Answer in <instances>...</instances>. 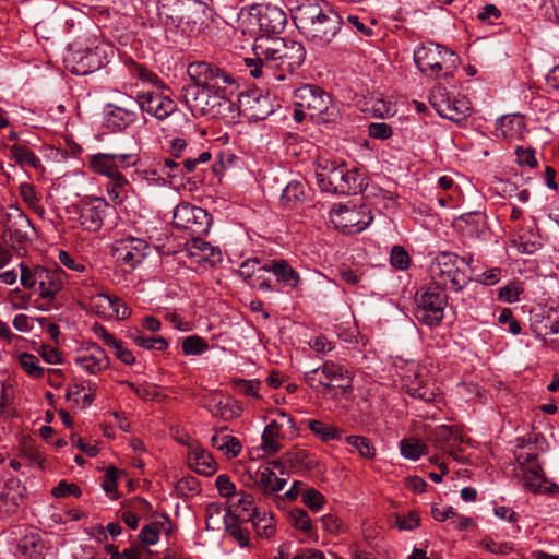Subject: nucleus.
Segmentation results:
<instances>
[{"label": "nucleus", "instance_id": "ddd939ff", "mask_svg": "<svg viewBox=\"0 0 559 559\" xmlns=\"http://www.w3.org/2000/svg\"><path fill=\"white\" fill-rule=\"evenodd\" d=\"M173 223L176 228L188 231L192 237H199L209 233L212 218L202 207L182 202L174 210Z\"/></svg>", "mask_w": 559, "mask_h": 559}, {"label": "nucleus", "instance_id": "680f3d73", "mask_svg": "<svg viewBox=\"0 0 559 559\" xmlns=\"http://www.w3.org/2000/svg\"><path fill=\"white\" fill-rule=\"evenodd\" d=\"M160 523H150L140 533V539L147 546L156 545L159 540Z\"/></svg>", "mask_w": 559, "mask_h": 559}, {"label": "nucleus", "instance_id": "49530a36", "mask_svg": "<svg viewBox=\"0 0 559 559\" xmlns=\"http://www.w3.org/2000/svg\"><path fill=\"white\" fill-rule=\"evenodd\" d=\"M111 295L104 293L95 294L90 298V308L100 318L106 319L112 316Z\"/></svg>", "mask_w": 559, "mask_h": 559}, {"label": "nucleus", "instance_id": "cd10ccee", "mask_svg": "<svg viewBox=\"0 0 559 559\" xmlns=\"http://www.w3.org/2000/svg\"><path fill=\"white\" fill-rule=\"evenodd\" d=\"M213 404L209 405L211 414L225 421L239 417L242 414V405L231 397H214Z\"/></svg>", "mask_w": 559, "mask_h": 559}, {"label": "nucleus", "instance_id": "f3484780", "mask_svg": "<svg viewBox=\"0 0 559 559\" xmlns=\"http://www.w3.org/2000/svg\"><path fill=\"white\" fill-rule=\"evenodd\" d=\"M187 73L193 82L190 87L225 90L234 82L224 71L204 61L190 63Z\"/></svg>", "mask_w": 559, "mask_h": 559}, {"label": "nucleus", "instance_id": "aec40b11", "mask_svg": "<svg viewBox=\"0 0 559 559\" xmlns=\"http://www.w3.org/2000/svg\"><path fill=\"white\" fill-rule=\"evenodd\" d=\"M242 106L249 119L258 121L273 114L276 105L267 93L251 91L243 97Z\"/></svg>", "mask_w": 559, "mask_h": 559}, {"label": "nucleus", "instance_id": "5701e85b", "mask_svg": "<svg viewBox=\"0 0 559 559\" xmlns=\"http://www.w3.org/2000/svg\"><path fill=\"white\" fill-rule=\"evenodd\" d=\"M518 475L527 490L538 492L543 489L545 478L534 454H528L525 462H521Z\"/></svg>", "mask_w": 559, "mask_h": 559}, {"label": "nucleus", "instance_id": "7c9ffc66", "mask_svg": "<svg viewBox=\"0 0 559 559\" xmlns=\"http://www.w3.org/2000/svg\"><path fill=\"white\" fill-rule=\"evenodd\" d=\"M286 431L283 429V424L276 421H270L262 433V450L267 454H274L280 451V438H284Z\"/></svg>", "mask_w": 559, "mask_h": 559}, {"label": "nucleus", "instance_id": "bb28decb", "mask_svg": "<svg viewBox=\"0 0 559 559\" xmlns=\"http://www.w3.org/2000/svg\"><path fill=\"white\" fill-rule=\"evenodd\" d=\"M526 130L524 118L520 115H507L500 117L496 122L497 135L507 140H520Z\"/></svg>", "mask_w": 559, "mask_h": 559}, {"label": "nucleus", "instance_id": "6ab92c4d", "mask_svg": "<svg viewBox=\"0 0 559 559\" xmlns=\"http://www.w3.org/2000/svg\"><path fill=\"white\" fill-rule=\"evenodd\" d=\"M114 253L131 269L138 266L148 253V243L143 238L126 236L115 241Z\"/></svg>", "mask_w": 559, "mask_h": 559}, {"label": "nucleus", "instance_id": "4d7b16f0", "mask_svg": "<svg viewBox=\"0 0 559 559\" xmlns=\"http://www.w3.org/2000/svg\"><path fill=\"white\" fill-rule=\"evenodd\" d=\"M215 485L219 496L225 498L227 501L230 500L238 491L236 485L226 474H219L215 479Z\"/></svg>", "mask_w": 559, "mask_h": 559}, {"label": "nucleus", "instance_id": "a211bd4d", "mask_svg": "<svg viewBox=\"0 0 559 559\" xmlns=\"http://www.w3.org/2000/svg\"><path fill=\"white\" fill-rule=\"evenodd\" d=\"M138 108L157 120H165L177 109L176 102L166 93L159 91H146L135 97Z\"/></svg>", "mask_w": 559, "mask_h": 559}, {"label": "nucleus", "instance_id": "37998d69", "mask_svg": "<svg viewBox=\"0 0 559 559\" xmlns=\"http://www.w3.org/2000/svg\"><path fill=\"white\" fill-rule=\"evenodd\" d=\"M445 107L450 110V115H439L442 118H445L451 121H461L465 119L471 114V104L464 98H451L448 103H445Z\"/></svg>", "mask_w": 559, "mask_h": 559}, {"label": "nucleus", "instance_id": "4be33fe9", "mask_svg": "<svg viewBox=\"0 0 559 559\" xmlns=\"http://www.w3.org/2000/svg\"><path fill=\"white\" fill-rule=\"evenodd\" d=\"M96 384L91 380H80L70 383L66 391V400L73 408L85 409L92 405L95 394Z\"/></svg>", "mask_w": 559, "mask_h": 559}, {"label": "nucleus", "instance_id": "f03ea898", "mask_svg": "<svg viewBox=\"0 0 559 559\" xmlns=\"http://www.w3.org/2000/svg\"><path fill=\"white\" fill-rule=\"evenodd\" d=\"M238 29L246 40L235 39V48L246 49L260 36H272L285 29L287 15L285 11L272 2H253L237 13Z\"/></svg>", "mask_w": 559, "mask_h": 559}, {"label": "nucleus", "instance_id": "4c0bfd02", "mask_svg": "<svg viewBox=\"0 0 559 559\" xmlns=\"http://www.w3.org/2000/svg\"><path fill=\"white\" fill-rule=\"evenodd\" d=\"M9 156L14 159L20 166L38 168L40 167L39 157L28 147L21 144H13L9 147Z\"/></svg>", "mask_w": 559, "mask_h": 559}, {"label": "nucleus", "instance_id": "de8ad7c7", "mask_svg": "<svg viewBox=\"0 0 559 559\" xmlns=\"http://www.w3.org/2000/svg\"><path fill=\"white\" fill-rule=\"evenodd\" d=\"M264 267L265 265H261L258 259H248L241 263L238 272L248 285L255 286V277L258 274L265 272Z\"/></svg>", "mask_w": 559, "mask_h": 559}, {"label": "nucleus", "instance_id": "a19ab883", "mask_svg": "<svg viewBox=\"0 0 559 559\" xmlns=\"http://www.w3.org/2000/svg\"><path fill=\"white\" fill-rule=\"evenodd\" d=\"M345 441L350 447V453H357L367 460H371L376 456V448L368 438L350 435L345 438Z\"/></svg>", "mask_w": 559, "mask_h": 559}, {"label": "nucleus", "instance_id": "2eb2a0df", "mask_svg": "<svg viewBox=\"0 0 559 559\" xmlns=\"http://www.w3.org/2000/svg\"><path fill=\"white\" fill-rule=\"evenodd\" d=\"M140 162V156L136 153H96L87 157L88 168L97 175L106 178L135 167Z\"/></svg>", "mask_w": 559, "mask_h": 559}, {"label": "nucleus", "instance_id": "1a4fd4ad", "mask_svg": "<svg viewBox=\"0 0 559 559\" xmlns=\"http://www.w3.org/2000/svg\"><path fill=\"white\" fill-rule=\"evenodd\" d=\"M448 297L439 287L423 288L415 296L416 320L429 328H436L444 319Z\"/></svg>", "mask_w": 559, "mask_h": 559}, {"label": "nucleus", "instance_id": "f8f14e48", "mask_svg": "<svg viewBox=\"0 0 559 559\" xmlns=\"http://www.w3.org/2000/svg\"><path fill=\"white\" fill-rule=\"evenodd\" d=\"M138 105L132 96L119 93L115 103L105 105L103 124L112 132L126 130L138 120Z\"/></svg>", "mask_w": 559, "mask_h": 559}, {"label": "nucleus", "instance_id": "c03bdc74", "mask_svg": "<svg viewBox=\"0 0 559 559\" xmlns=\"http://www.w3.org/2000/svg\"><path fill=\"white\" fill-rule=\"evenodd\" d=\"M130 337L139 347H142L144 349H156L159 352H165L169 346V343L165 337H163V336L148 337V336L143 335L139 331H135L134 333H130Z\"/></svg>", "mask_w": 559, "mask_h": 559}, {"label": "nucleus", "instance_id": "052dcab7", "mask_svg": "<svg viewBox=\"0 0 559 559\" xmlns=\"http://www.w3.org/2000/svg\"><path fill=\"white\" fill-rule=\"evenodd\" d=\"M498 322L501 325H507L506 330L512 335L521 334L522 328L518 320L514 319L512 311L504 308L498 316Z\"/></svg>", "mask_w": 559, "mask_h": 559}, {"label": "nucleus", "instance_id": "f257e3e1", "mask_svg": "<svg viewBox=\"0 0 559 559\" xmlns=\"http://www.w3.org/2000/svg\"><path fill=\"white\" fill-rule=\"evenodd\" d=\"M250 47L252 56L245 57L243 62L253 78L263 76L269 69L293 72L306 59V49L300 43L281 37L260 36Z\"/></svg>", "mask_w": 559, "mask_h": 559}, {"label": "nucleus", "instance_id": "9b49d317", "mask_svg": "<svg viewBox=\"0 0 559 559\" xmlns=\"http://www.w3.org/2000/svg\"><path fill=\"white\" fill-rule=\"evenodd\" d=\"M330 221L344 234H359L372 223L373 216L368 206L347 202L331 209Z\"/></svg>", "mask_w": 559, "mask_h": 559}, {"label": "nucleus", "instance_id": "338daca9", "mask_svg": "<svg viewBox=\"0 0 559 559\" xmlns=\"http://www.w3.org/2000/svg\"><path fill=\"white\" fill-rule=\"evenodd\" d=\"M368 134L372 139L388 140L392 136L393 130L391 126L385 122H372L368 127Z\"/></svg>", "mask_w": 559, "mask_h": 559}, {"label": "nucleus", "instance_id": "ea45409f", "mask_svg": "<svg viewBox=\"0 0 559 559\" xmlns=\"http://www.w3.org/2000/svg\"><path fill=\"white\" fill-rule=\"evenodd\" d=\"M158 167V171L162 174L167 185L173 183L177 178H183L185 171L181 163L177 162V158L165 157L155 162Z\"/></svg>", "mask_w": 559, "mask_h": 559}, {"label": "nucleus", "instance_id": "b1692460", "mask_svg": "<svg viewBox=\"0 0 559 559\" xmlns=\"http://www.w3.org/2000/svg\"><path fill=\"white\" fill-rule=\"evenodd\" d=\"M37 294L44 299H52L62 289L64 283V273L62 270L46 269L41 266L40 275L37 276Z\"/></svg>", "mask_w": 559, "mask_h": 559}, {"label": "nucleus", "instance_id": "6e6552de", "mask_svg": "<svg viewBox=\"0 0 559 559\" xmlns=\"http://www.w3.org/2000/svg\"><path fill=\"white\" fill-rule=\"evenodd\" d=\"M109 204L104 198L85 197L80 203L67 207L68 219L75 227L88 233L100 230Z\"/></svg>", "mask_w": 559, "mask_h": 559}, {"label": "nucleus", "instance_id": "a878e982", "mask_svg": "<svg viewBox=\"0 0 559 559\" xmlns=\"http://www.w3.org/2000/svg\"><path fill=\"white\" fill-rule=\"evenodd\" d=\"M264 271L273 273L280 284L290 289L298 288L301 283L299 273L285 260H273L265 264Z\"/></svg>", "mask_w": 559, "mask_h": 559}, {"label": "nucleus", "instance_id": "79ce46f5", "mask_svg": "<svg viewBox=\"0 0 559 559\" xmlns=\"http://www.w3.org/2000/svg\"><path fill=\"white\" fill-rule=\"evenodd\" d=\"M401 455L411 461H417L427 453V445L416 438H405L400 441Z\"/></svg>", "mask_w": 559, "mask_h": 559}, {"label": "nucleus", "instance_id": "0e129e2a", "mask_svg": "<svg viewBox=\"0 0 559 559\" xmlns=\"http://www.w3.org/2000/svg\"><path fill=\"white\" fill-rule=\"evenodd\" d=\"M59 261L64 267L76 273H84L87 270L86 264L80 258L73 257L63 250L59 252Z\"/></svg>", "mask_w": 559, "mask_h": 559}, {"label": "nucleus", "instance_id": "393cba45", "mask_svg": "<svg viewBox=\"0 0 559 559\" xmlns=\"http://www.w3.org/2000/svg\"><path fill=\"white\" fill-rule=\"evenodd\" d=\"M100 48L96 47L95 50L88 49L83 52H76L67 59L68 63L74 62L71 72L75 75H85L94 72L103 67V61L99 59Z\"/></svg>", "mask_w": 559, "mask_h": 559}, {"label": "nucleus", "instance_id": "7ed1b4c3", "mask_svg": "<svg viewBox=\"0 0 559 559\" xmlns=\"http://www.w3.org/2000/svg\"><path fill=\"white\" fill-rule=\"evenodd\" d=\"M294 21L305 38L316 47H326L342 31V17L319 2H300Z\"/></svg>", "mask_w": 559, "mask_h": 559}, {"label": "nucleus", "instance_id": "bf43d9fd", "mask_svg": "<svg viewBox=\"0 0 559 559\" xmlns=\"http://www.w3.org/2000/svg\"><path fill=\"white\" fill-rule=\"evenodd\" d=\"M390 262L394 269L404 271L409 266L411 258L403 247L394 246L391 250Z\"/></svg>", "mask_w": 559, "mask_h": 559}, {"label": "nucleus", "instance_id": "c9c22d12", "mask_svg": "<svg viewBox=\"0 0 559 559\" xmlns=\"http://www.w3.org/2000/svg\"><path fill=\"white\" fill-rule=\"evenodd\" d=\"M289 524L306 537H311L314 534L313 523L304 509L294 508L288 512Z\"/></svg>", "mask_w": 559, "mask_h": 559}, {"label": "nucleus", "instance_id": "58836bf2", "mask_svg": "<svg viewBox=\"0 0 559 559\" xmlns=\"http://www.w3.org/2000/svg\"><path fill=\"white\" fill-rule=\"evenodd\" d=\"M15 358L21 369L33 379L44 377L45 369L40 366L38 357L26 352L16 353Z\"/></svg>", "mask_w": 559, "mask_h": 559}, {"label": "nucleus", "instance_id": "20e7f679", "mask_svg": "<svg viewBox=\"0 0 559 559\" xmlns=\"http://www.w3.org/2000/svg\"><path fill=\"white\" fill-rule=\"evenodd\" d=\"M314 179L322 192L337 194H357L366 185L365 176L359 170L329 159L318 162Z\"/></svg>", "mask_w": 559, "mask_h": 559}, {"label": "nucleus", "instance_id": "8fccbe9b", "mask_svg": "<svg viewBox=\"0 0 559 559\" xmlns=\"http://www.w3.org/2000/svg\"><path fill=\"white\" fill-rule=\"evenodd\" d=\"M450 96L444 86L438 84L432 87L429 95V103L436 109L438 115H450V110L445 107Z\"/></svg>", "mask_w": 559, "mask_h": 559}, {"label": "nucleus", "instance_id": "39448f33", "mask_svg": "<svg viewBox=\"0 0 559 559\" xmlns=\"http://www.w3.org/2000/svg\"><path fill=\"white\" fill-rule=\"evenodd\" d=\"M473 257H460L456 253L439 252L429 264L431 280L444 289L460 292L468 285L472 280L469 272Z\"/></svg>", "mask_w": 559, "mask_h": 559}, {"label": "nucleus", "instance_id": "5fc2aeb1", "mask_svg": "<svg viewBox=\"0 0 559 559\" xmlns=\"http://www.w3.org/2000/svg\"><path fill=\"white\" fill-rule=\"evenodd\" d=\"M235 389L245 396L261 399V381L258 379H237L234 381Z\"/></svg>", "mask_w": 559, "mask_h": 559}, {"label": "nucleus", "instance_id": "c756f323", "mask_svg": "<svg viewBox=\"0 0 559 559\" xmlns=\"http://www.w3.org/2000/svg\"><path fill=\"white\" fill-rule=\"evenodd\" d=\"M461 442V437L448 426H439L433 432L436 448L449 453L455 460H459L455 451L459 450Z\"/></svg>", "mask_w": 559, "mask_h": 559}, {"label": "nucleus", "instance_id": "603ef678", "mask_svg": "<svg viewBox=\"0 0 559 559\" xmlns=\"http://www.w3.org/2000/svg\"><path fill=\"white\" fill-rule=\"evenodd\" d=\"M305 197L304 185L300 181L292 180L286 185L282 193V201L293 206L294 204L300 202Z\"/></svg>", "mask_w": 559, "mask_h": 559}, {"label": "nucleus", "instance_id": "e2e57ef3", "mask_svg": "<svg viewBox=\"0 0 559 559\" xmlns=\"http://www.w3.org/2000/svg\"><path fill=\"white\" fill-rule=\"evenodd\" d=\"M130 73L133 78L140 80L144 84L157 85L159 83L157 75L141 64H132Z\"/></svg>", "mask_w": 559, "mask_h": 559}, {"label": "nucleus", "instance_id": "412c9836", "mask_svg": "<svg viewBox=\"0 0 559 559\" xmlns=\"http://www.w3.org/2000/svg\"><path fill=\"white\" fill-rule=\"evenodd\" d=\"M187 460L189 466L198 474L204 476L213 475L218 465L212 454L205 450L198 441L188 442Z\"/></svg>", "mask_w": 559, "mask_h": 559}, {"label": "nucleus", "instance_id": "9d476101", "mask_svg": "<svg viewBox=\"0 0 559 559\" xmlns=\"http://www.w3.org/2000/svg\"><path fill=\"white\" fill-rule=\"evenodd\" d=\"M304 379L314 391L340 389L346 393L353 388L348 370L333 361H325L322 366L305 372Z\"/></svg>", "mask_w": 559, "mask_h": 559}, {"label": "nucleus", "instance_id": "3c124183", "mask_svg": "<svg viewBox=\"0 0 559 559\" xmlns=\"http://www.w3.org/2000/svg\"><path fill=\"white\" fill-rule=\"evenodd\" d=\"M120 475L121 471H119L117 467L108 466L103 477L102 488L111 500L118 498L117 483Z\"/></svg>", "mask_w": 559, "mask_h": 559}, {"label": "nucleus", "instance_id": "2f4dec72", "mask_svg": "<svg viewBox=\"0 0 559 559\" xmlns=\"http://www.w3.org/2000/svg\"><path fill=\"white\" fill-rule=\"evenodd\" d=\"M129 187L130 181L122 174V171H120L108 178V182L105 186V191L114 203L120 204L127 198Z\"/></svg>", "mask_w": 559, "mask_h": 559}, {"label": "nucleus", "instance_id": "e433bc0d", "mask_svg": "<svg viewBox=\"0 0 559 559\" xmlns=\"http://www.w3.org/2000/svg\"><path fill=\"white\" fill-rule=\"evenodd\" d=\"M307 426L310 431L322 442L332 440H341L342 431L333 426L319 419H309Z\"/></svg>", "mask_w": 559, "mask_h": 559}, {"label": "nucleus", "instance_id": "423d86ee", "mask_svg": "<svg viewBox=\"0 0 559 559\" xmlns=\"http://www.w3.org/2000/svg\"><path fill=\"white\" fill-rule=\"evenodd\" d=\"M414 62L428 78H447L457 68L459 58L453 50L433 41L423 44L414 50Z\"/></svg>", "mask_w": 559, "mask_h": 559}, {"label": "nucleus", "instance_id": "0eeeda50", "mask_svg": "<svg viewBox=\"0 0 559 559\" xmlns=\"http://www.w3.org/2000/svg\"><path fill=\"white\" fill-rule=\"evenodd\" d=\"M295 107L306 109L308 117L318 122H332L338 118V109L332 97L320 86L305 84L294 91Z\"/></svg>", "mask_w": 559, "mask_h": 559}, {"label": "nucleus", "instance_id": "864d4df0", "mask_svg": "<svg viewBox=\"0 0 559 559\" xmlns=\"http://www.w3.org/2000/svg\"><path fill=\"white\" fill-rule=\"evenodd\" d=\"M209 350L207 342L198 335H190L182 341V352L186 356H197Z\"/></svg>", "mask_w": 559, "mask_h": 559}, {"label": "nucleus", "instance_id": "4468645a", "mask_svg": "<svg viewBox=\"0 0 559 559\" xmlns=\"http://www.w3.org/2000/svg\"><path fill=\"white\" fill-rule=\"evenodd\" d=\"M224 90H210L202 87H188L185 100L194 116L216 117L219 108L226 103Z\"/></svg>", "mask_w": 559, "mask_h": 559}, {"label": "nucleus", "instance_id": "774afa93", "mask_svg": "<svg viewBox=\"0 0 559 559\" xmlns=\"http://www.w3.org/2000/svg\"><path fill=\"white\" fill-rule=\"evenodd\" d=\"M521 293L522 288L518 284L510 283L499 289L498 298L502 301L513 304L519 301Z\"/></svg>", "mask_w": 559, "mask_h": 559}, {"label": "nucleus", "instance_id": "a18cd8bd", "mask_svg": "<svg viewBox=\"0 0 559 559\" xmlns=\"http://www.w3.org/2000/svg\"><path fill=\"white\" fill-rule=\"evenodd\" d=\"M17 547L23 555L32 557L41 552L44 544L38 533L31 532L20 539Z\"/></svg>", "mask_w": 559, "mask_h": 559}, {"label": "nucleus", "instance_id": "f704fd0d", "mask_svg": "<svg viewBox=\"0 0 559 559\" xmlns=\"http://www.w3.org/2000/svg\"><path fill=\"white\" fill-rule=\"evenodd\" d=\"M211 444L213 448L222 451L229 459L238 456L242 449L240 441L231 435L215 433L211 438Z\"/></svg>", "mask_w": 559, "mask_h": 559}, {"label": "nucleus", "instance_id": "6e6d98bb", "mask_svg": "<svg viewBox=\"0 0 559 559\" xmlns=\"http://www.w3.org/2000/svg\"><path fill=\"white\" fill-rule=\"evenodd\" d=\"M301 501L313 512H319L324 506L325 498L317 489L309 488L301 493Z\"/></svg>", "mask_w": 559, "mask_h": 559}, {"label": "nucleus", "instance_id": "72a5a7b5", "mask_svg": "<svg viewBox=\"0 0 559 559\" xmlns=\"http://www.w3.org/2000/svg\"><path fill=\"white\" fill-rule=\"evenodd\" d=\"M247 520L252 523L257 534L261 537L270 538L276 532L273 515L270 512L259 509Z\"/></svg>", "mask_w": 559, "mask_h": 559}, {"label": "nucleus", "instance_id": "c85d7f7f", "mask_svg": "<svg viewBox=\"0 0 559 559\" xmlns=\"http://www.w3.org/2000/svg\"><path fill=\"white\" fill-rule=\"evenodd\" d=\"M255 484L265 495H267L283 490L287 480L280 477L271 466H260L257 471Z\"/></svg>", "mask_w": 559, "mask_h": 559}, {"label": "nucleus", "instance_id": "69168bd1", "mask_svg": "<svg viewBox=\"0 0 559 559\" xmlns=\"http://www.w3.org/2000/svg\"><path fill=\"white\" fill-rule=\"evenodd\" d=\"M516 163L521 167L535 168L537 166V159L535 156V150L532 147L518 146L515 150Z\"/></svg>", "mask_w": 559, "mask_h": 559}, {"label": "nucleus", "instance_id": "473e14b6", "mask_svg": "<svg viewBox=\"0 0 559 559\" xmlns=\"http://www.w3.org/2000/svg\"><path fill=\"white\" fill-rule=\"evenodd\" d=\"M229 508L237 512V516L247 520L249 516L258 511L259 508L254 506V498L251 493L243 490H238L237 493L228 500Z\"/></svg>", "mask_w": 559, "mask_h": 559}, {"label": "nucleus", "instance_id": "09e8293b", "mask_svg": "<svg viewBox=\"0 0 559 559\" xmlns=\"http://www.w3.org/2000/svg\"><path fill=\"white\" fill-rule=\"evenodd\" d=\"M41 266L34 265L29 266L25 263H20V271H21V285L26 289H32L35 293H37V286H38V277L40 275Z\"/></svg>", "mask_w": 559, "mask_h": 559}, {"label": "nucleus", "instance_id": "13d9d810", "mask_svg": "<svg viewBox=\"0 0 559 559\" xmlns=\"http://www.w3.org/2000/svg\"><path fill=\"white\" fill-rule=\"evenodd\" d=\"M139 177L144 180L148 186L153 187H165L167 186L162 174L158 171V167L155 163L147 169L138 170Z\"/></svg>", "mask_w": 559, "mask_h": 559}, {"label": "nucleus", "instance_id": "dca6fc26", "mask_svg": "<svg viewBox=\"0 0 559 559\" xmlns=\"http://www.w3.org/2000/svg\"><path fill=\"white\" fill-rule=\"evenodd\" d=\"M73 364L82 372L97 376L109 368V357L96 343L87 342L80 345L73 354Z\"/></svg>", "mask_w": 559, "mask_h": 559}]
</instances>
